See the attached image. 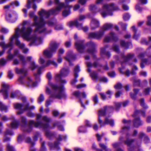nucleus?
Instances as JSON below:
<instances>
[{
    "instance_id": "f257e3e1",
    "label": "nucleus",
    "mask_w": 151,
    "mask_h": 151,
    "mask_svg": "<svg viewBox=\"0 0 151 151\" xmlns=\"http://www.w3.org/2000/svg\"><path fill=\"white\" fill-rule=\"evenodd\" d=\"M28 23L27 21H24L22 23V26L19 29L17 28L15 29V34L10 39V42L8 44H5L4 42H0V46H1L4 50L0 51V56L3 55L4 52V50L9 47H12L13 45L12 41L13 38H16L20 36L24 39L30 41V43L35 45H38L41 44L42 40V38L34 35L29 37V35L32 32V29L30 27H26L25 25Z\"/></svg>"
},
{
    "instance_id": "1a4fd4ad",
    "label": "nucleus",
    "mask_w": 151,
    "mask_h": 151,
    "mask_svg": "<svg viewBox=\"0 0 151 151\" xmlns=\"http://www.w3.org/2000/svg\"><path fill=\"white\" fill-rule=\"evenodd\" d=\"M14 108L17 109L19 110V111L17 112L18 114H22L24 112V111L26 110H28L30 109H34V107L33 106H31L29 107L28 104H27L24 108L22 109V105L19 103H16L14 104Z\"/></svg>"
},
{
    "instance_id": "a19ab883",
    "label": "nucleus",
    "mask_w": 151,
    "mask_h": 151,
    "mask_svg": "<svg viewBox=\"0 0 151 151\" xmlns=\"http://www.w3.org/2000/svg\"><path fill=\"white\" fill-rule=\"evenodd\" d=\"M130 18V16L128 14H125L123 15V19L124 20H127Z\"/></svg>"
},
{
    "instance_id": "f3484780",
    "label": "nucleus",
    "mask_w": 151,
    "mask_h": 151,
    "mask_svg": "<svg viewBox=\"0 0 151 151\" xmlns=\"http://www.w3.org/2000/svg\"><path fill=\"white\" fill-rule=\"evenodd\" d=\"M18 38V37L15 38V39H16L15 42L16 45L20 48L22 49L23 52L24 53H26L28 51V49L27 48L24 47L25 46L24 45L23 43H21L17 39ZM15 39V38H14L13 39Z\"/></svg>"
},
{
    "instance_id": "a18cd8bd",
    "label": "nucleus",
    "mask_w": 151,
    "mask_h": 151,
    "mask_svg": "<svg viewBox=\"0 0 151 151\" xmlns=\"http://www.w3.org/2000/svg\"><path fill=\"white\" fill-rule=\"evenodd\" d=\"M93 100L95 103V104H96L98 102V97L96 95H95L93 97Z\"/></svg>"
},
{
    "instance_id": "09e8293b",
    "label": "nucleus",
    "mask_w": 151,
    "mask_h": 151,
    "mask_svg": "<svg viewBox=\"0 0 151 151\" xmlns=\"http://www.w3.org/2000/svg\"><path fill=\"white\" fill-rule=\"evenodd\" d=\"M45 135L47 137L50 138L52 136L53 134L52 133L49 131H46V132Z\"/></svg>"
},
{
    "instance_id": "e433bc0d",
    "label": "nucleus",
    "mask_w": 151,
    "mask_h": 151,
    "mask_svg": "<svg viewBox=\"0 0 151 151\" xmlns=\"http://www.w3.org/2000/svg\"><path fill=\"white\" fill-rule=\"evenodd\" d=\"M90 75L93 79H96L97 78V76L95 72H93L91 73Z\"/></svg>"
},
{
    "instance_id": "4c0bfd02",
    "label": "nucleus",
    "mask_w": 151,
    "mask_h": 151,
    "mask_svg": "<svg viewBox=\"0 0 151 151\" xmlns=\"http://www.w3.org/2000/svg\"><path fill=\"white\" fill-rule=\"evenodd\" d=\"M63 28L62 26L59 24L56 25L55 27V29L56 30H60L62 29Z\"/></svg>"
},
{
    "instance_id": "bb28decb",
    "label": "nucleus",
    "mask_w": 151,
    "mask_h": 151,
    "mask_svg": "<svg viewBox=\"0 0 151 151\" xmlns=\"http://www.w3.org/2000/svg\"><path fill=\"white\" fill-rule=\"evenodd\" d=\"M80 71L79 68L78 66H76L74 70V75L75 78L78 76L77 73Z\"/></svg>"
},
{
    "instance_id": "bf43d9fd",
    "label": "nucleus",
    "mask_w": 151,
    "mask_h": 151,
    "mask_svg": "<svg viewBox=\"0 0 151 151\" xmlns=\"http://www.w3.org/2000/svg\"><path fill=\"white\" fill-rule=\"evenodd\" d=\"M1 31L2 32L4 33H6L8 31L6 29L4 28H3L1 29Z\"/></svg>"
},
{
    "instance_id": "de8ad7c7",
    "label": "nucleus",
    "mask_w": 151,
    "mask_h": 151,
    "mask_svg": "<svg viewBox=\"0 0 151 151\" xmlns=\"http://www.w3.org/2000/svg\"><path fill=\"white\" fill-rule=\"evenodd\" d=\"M6 62V60L3 58L0 60V65H4Z\"/></svg>"
},
{
    "instance_id": "6e6d98bb",
    "label": "nucleus",
    "mask_w": 151,
    "mask_h": 151,
    "mask_svg": "<svg viewBox=\"0 0 151 151\" xmlns=\"http://www.w3.org/2000/svg\"><path fill=\"white\" fill-rule=\"evenodd\" d=\"M46 149L44 147V143L42 142L41 144V147L40 149V151H45Z\"/></svg>"
},
{
    "instance_id": "ddd939ff",
    "label": "nucleus",
    "mask_w": 151,
    "mask_h": 151,
    "mask_svg": "<svg viewBox=\"0 0 151 151\" xmlns=\"http://www.w3.org/2000/svg\"><path fill=\"white\" fill-rule=\"evenodd\" d=\"M69 72V70L67 69H63L61 70L60 74H58L56 75V79L57 80H60L62 77H65L67 75Z\"/></svg>"
},
{
    "instance_id": "7ed1b4c3",
    "label": "nucleus",
    "mask_w": 151,
    "mask_h": 151,
    "mask_svg": "<svg viewBox=\"0 0 151 151\" xmlns=\"http://www.w3.org/2000/svg\"><path fill=\"white\" fill-rule=\"evenodd\" d=\"M47 77L49 80L48 84L52 89L55 90L56 91L53 94H51V91L48 87H46V93L50 94V97L56 99H60L65 98L66 95L64 91V88L63 86L58 87L56 85L52 84L50 81L52 78V75L50 73H48L47 74Z\"/></svg>"
},
{
    "instance_id": "aec40b11",
    "label": "nucleus",
    "mask_w": 151,
    "mask_h": 151,
    "mask_svg": "<svg viewBox=\"0 0 151 151\" xmlns=\"http://www.w3.org/2000/svg\"><path fill=\"white\" fill-rule=\"evenodd\" d=\"M112 27V25L110 23H106L104 24L102 28L100 30L101 32H103L104 33L105 31L107 30Z\"/></svg>"
},
{
    "instance_id": "0eeeda50",
    "label": "nucleus",
    "mask_w": 151,
    "mask_h": 151,
    "mask_svg": "<svg viewBox=\"0 0 151 151\" xmlns=\"http://www.w3.org/2000/svg\"><path fill=\"white\" fill-rule=\"evenodd\" d=\"M59 45L55 41H52L50 44L49 48L44 51V55L48 58L52 56V54L55 53Z\"/></svg>"
},
{
    "instance_id": "c03bdc74",
    "label": "nucleus",
    "mask_w": 151,
    "mask_h": 151,
    "mask_svg": "<svg viewBox=\"0 0 151 151\" xmlns=\"http://www.w3.org/2000/svg\"><path fill=\"white\" fill-rule=\"evenodd\" d=\"M122 87V85L120 83H117L114 86V88L116 89H120Z\"/></svg>"
},
{
    "instance_id": "72a5a7b5",
    "label": "nucleus",
    "mask_w": 151,
    "mask_h": 151,
    "mask_svg": "<svg viewBox=\"0 0 151 151\" xmlns=\"http://www.w3.org/2000/svg\"><path fill=\"white\" fill-rule=\"evenodd\" d=\"M18 123L15 120L13 121L11 124V126L12 128H16L18 125Z\"/></svg>"
},
{
    "instance_id": "603ef678",
    "label": "nucleus",
    "mask_w": 151,
    "mask_h": 151,
    "mask_svg": "<svg viewBox=\"0 0 151 151\" xmlns=\"http://www.w3.org/2000/svg\"><path fill=\"white\" fill-rule=\"evenodd\" d=\"M150 91V90L149 88L145 89L143 92L144 94L145 95H148Z\"/></svg>"
},
{
    "instance_id": "a878e982",
    "label": "nucleus",
    "mask_w": 151,
    "mask_h": 151,
    "mask_svg": "<svg viewBox=\"0 0 151 151\" xmlns=\"http://www.w3.org/2000/svg\"><path fill=\"white\" fill-rule=\"evenodd\" d=\"M101 55H105L106 56L109 57L110 55V53L107 52H106L105 48L104 47L101 48Z\"/></svg>"
},
{
    "instance_id": "79ce46f5",
    "label": "nucleus",
    "mask_w": 151,
    "mask_h": 151,
    "mask_svg": "<svg viewBox=\"0 0 151 151\" xmlns=\"http://www.w3.org/2000/svg\"><path fill=\"white\" fill-rule=\"evenodd\" d=\"M135 113L137 114H140L143 116H145V112L141 110L136 111L135 112Z\"/></svg>"
},
{
    "instance_id": "b1692460",
    "label": "nucleus",
    "mask_w": 151,
    "mask_h": 151,
    "mask_svg": "<svg viewBox=\"0 0 151 151\" xmlns=\"http://www.w3.org/2000/svg\"><path fill=\"white\" fill-rule=\"evenodd\" d=\"M6 18L7 20L12 22H14L16 20V18L13 19L10 14L7 15Z\"/></svg>"
},
{
    "instance_id": "49530a36",
    "label": "nucleus",
    "mask_w": 151,
    "mask_h": 151,
    "mask_svg": "<svg viewBox=\"0 0 151 151\" xmlns=\"http://www.w3.org/2000/svg\"><path fill=\"white\" fill-rule=\"evenodd\" d=\"M133 142V140L132 139H127V140L125 142V143L128 145L129 146L132 142Z\"/></svg>"
},
{
    "instance_id": "473e14b6",
    "label": "nucleus",
    "mask_w": 151,
    "mask_h": 151,
    "mask_svg": "<svg viewBox=\"0 0 151 151\" xmlns=\"http://www.w3.org/2000/svg\"><path fill=\"white\" fill-rule=\"evenodd\" d=\"M70 13V12L69 10H64L63 12V15L64 17H66Z\"/></svg>"
},
{
    "instance_id": "a211bd4d",
    "label": "nucleus",
    "mask_w": 151,
    "mask_h": 151,
    "mask_svg": "<svg viewBox=\"0 0 151 151\" xmlns=\"http://www.w3.org/2000/svg\"><path fill=\"white\" fill-rule=\"evenodd\" d=\"M109 37H106L105 38L104 40V41L108 42L111 40H116V37L115 34L113 32H111L109 34Z\"/></svg>"
},
{
    "instance_id": "6e6552de",
    "label": "nucleus",
    "mask_w": 151,
    "mask_h": 151,
    "mask_svg": "<svg viewBox=\"0 0 151 151\" xmlns=\"http://www.w3.org/2000/svg\"><path fill=\"white\" fill-rule=\"evenodd\" d=\"M12 48H11L8 52L9 55L7 57V59L9 60L13 58L14 56H17L19 58L20 60L22 62L23 64H24L25 63V60L24 56L19 53V51L18 50L16 49L14 51V55L10 53V51Z\"/></svg>"
},
{
    "instance_id": "58836bf2",
    "label": "nucleus",
    "mask_w": 151,
    "mask_h": 151,
    "mask_svg": "<svg viewBox=\"0 0 151 151\" xmlns=\"http://www.w3.org/2000/svg\"><path fill=\"white\" fill-rule=\"evenodd\" d=\"M44 100V97L42 94H40V96L38 98V101L39 103H40L43 101Z\"/></svg>"
},
{
    "instance_id": "5fc2aeb1",
    "label": "nucleus",
    "mask_w": 151,
    "mask_h": 151,
    "mask_svg": "<svg viewBox=\"0 0 151 151\" xmlns=\"http://www.w3.org/2000/svg\"><path fill=\"white\" fill-rule=\"evenodd\" d=\"M100 80L102 82H106L107 81V78L104 77H101L99 78Z\"/></svg>"
},
{
    "instance_id": "f8f14e48",
    "label": "nucleus",
    "mask_w": 151,
    "mask_h": 151,
    "mask_svg": "<svg viewBox=\"0 0 151 151\" xmlns=\"http://www.w3.org/2000/svg\"><path fill=\"white\" fill-rule=\"evenodd\" d=\"M9 88V85L5 83H3L1 85V89L0 92H2L5 99L7 97V90Z\"/></svg>"
},
{
    "instance_id": "7c9ffc66",
    "label": "nucleus",
    "mask_w": 151,
    "mask_h": 151,
    "mask_svg": "<svg viewBox=\"0 0 151 151\" xmlns=\"http://www.w3.org/2000/svg\"><path fill=\"white\" fill-rule=\"evenodd\" d=\"M99 145L100 147L102 149L105 150V151H111V150L110 149L107 148L103 144L100 143Z\"/></svg>"
},
{
    "instance_id": "4d7b16f0",
    "label": "nucleus",
    "mask_w": 151,
    "mask_h": 151,
    "mask_svg": "<svg viewBox=\"0 0 151 151\" xmlns=\"http://www.w3.org/2000/svg\"><path fill=\"white\" fill-rule=\"evenodd\" d=\"M96 63H95L93 64H92L90 62H87V66L88 67H91L93 65L94 66H96Z\"/></svg>"
},
{
    "instance_id": "f03ea898",
    "label": "nucleus",
    "mask_w": 151,
    "mask_h": 151,
    "mask_svg": "<svg viewBox=\"0 0 151 151\" xmlns=\"http://www.w3.org/2000/svg\"><path fill=\"white\" fill-rule=\"evenodd\" d=\"M72 7V6L71 5H65L64 3H61L59 4L58 6L55 9H52L49 11H46L42 9L38 12V14L40 17L39 19L37 16L34 15L33 12H30L29 13V16L30 17L33 18L34 22L32 26H36L35 32L42 33L45 31V29L44 27L45 23L44 22L43 18H47L51 14H56L60 12L63 8H69Z\"/></svg>"
},
{
    "instance_id": "4468645a",
    "label": "nucleus",
    "mask_w": 151,
    "mask_h": 151,
    "mask_svg": "<svg viewBox=\"0 0 151 151\" xmlns=\"http://www.w3.org/2000/svg\"><path fill=\"white\" fill-rule=\"evenodd\" d=\"M144 55L143 54H140L139 56V58L141 60L142 63L141 64V67L142 68L144 67V65L143 64V63H146L147 64H150L151 63V57L149 58L148 60L145 59H143Z\"/></svg>"
},
{
    "instance_id": "3c124183",
    "label": "nucleus",
    "mask_w": 151,
    "mask_h": 151,
    "mask_svg": "<svg viewBox=\"0 0 151 151\" xmlns=\"http://www.w3.org/2000/svg\"><path fill=\"white\" fill-rule=\"evenodd\" d=\"M89 9L90 10L93 12L96 9L95 6L94 5H91L90 6Z\"/></svg>"
},
{
    "instance_id": "0e129e2a",
    "label": "nucleus",
    "mask_w": 151,
    "mask_h": 151,
    "mask_svg": "<svg viewBox=\"0 0 151 151\" xmlns=\"http://www.w3.org/2000/svg\"><path fill=\"white\" fill-rule=\"evenodd\" d=\"M88 52L92 54L93 55V54L95 53L96 52V50L94 49H93L91 50H88Z\"/></svg>"
},
{
    "instance_id": "39448f33",
    "label": "nucleus",
    "mask_w": 151,
    "mask_h": 151,
    "mask_svg": "<svg viewBox=\"0 0 151 151\" xmlns=\"http://www.w3.org/2000/svg\"><path fill=\"white\" fill-rule=\"evenodd\" d=\"M22 122L23 123L24 125L22 126V129L24 131L29 132L31 131L32 129L30 126L34 125L35 127H37L43 128H46L48 127V125L46 124L45 125H43L41 123L39 122H36L33 120H30L29 121V125L27 126L26 124V119L23 117H21Z\"/></svg>"
},
{
    "instance_id": "052dcab7",
    "label": "nucleus",
    "mask_w": 151,
    "mask_h": 151,
    "mask_svg": "<svg viewBox=\"0 0 151 151\" xmlns=\"http://www.w3.org/2000/svg\"><path fill=\"white\" fill-rule=\"evenodd\" d=\"M86 0H79L78 2L81 4L83 5L86 3Z\"/></svg>"
},
{
    "instance_id": "680f3d73",
    "label": "nucleus",
    "mask_w": 151,
    "mask_h": 151,
    "mask_svg": "<svg viewBox=\"0 0 151 151\" xmlns=\"http://www.w3.org/2000/svg\"><path fill=\"white\" fill-rule=\"evenodd\" d=\"M86 86V85L84 84H81L79 85H78L77 86V88H83Z\"/></svg>"
},
{
    "instance_id": "69168bd1",
    "label": "nucleus",
    "mask_w": 151,
    "mask_h": 151,
    "mask_svg": "<svg viewBox=\"0 0 151 151\" xmlns=\"http://www.w3.org/2000/svg\"><path fill=\"white\" fill-rule=\"evenodd\" d=\"M64 52V49L63 48H60L58 50V53L59 55H61L63 54Z\"/></svg>"
},
{
    "instance_id": "ea45409f",
    "label": "nucleus",
    "mask_w": 151,
    "mask_h": 151,
    "mask_svg": "<svg viewBox=\"0 0 151 151\" xmlns=\"http://www.w3.org/2000/svg\"><path fill=\"white\" fill-rule=\"evenodd\" d=\"M147 24L148 25L151 26V15L148 17Z\"/></svg>"
},
{
    "instance_id": "2f4dec72",
    "label": "nucleus",
    "mask_w": 151,
    "mask_h": 151,
    "mask_svg": "<svg viewBox=\"0 0 151 151\" xmlns=\"http://www.w3.org/2000/svg\"><path fill=\"white\" fill-rule=\"evenodd\" d=\"M140 103L141 105L144 108L146 109L148 108V106L145 104L144 101L143 99H141L140 100Z\"/></svg>"
},
{
    "instance_id": "2eb2a0df",
    "label": "nucleus",
    "mask_w": 151,
    "mask_h": 151,
    "mask_svg": "<svg viewBox=\"0 0 151 151\" xmlns=\"http://www.w3.org/2000/svg\"><path fill=\"white\" fill-rule=\"evenodd\" d=\"M84 42L83 40H80L75 43V46L77 50L80 52H82L83 50V43Z\"/></svg>"
},
{
    "instance_id": "20e7f679",
    "label": "nucleus",
    "mask_w": 151,
    "mask_h": 151,
    "mask_svg": "<svg viewBox=\"0 0 151 151\" xmlns=\"http://www.w3.org/2000/svg\"><path fill=\"white\" fill-rule=\"evenodd\" d=\"M112 109V108L110 106H105L103 109L99 110L98 112V121L99 124L100 125L101 127L104 126L106 124H109L111 126L114 125V122L113 120L106 118L105 121L103 122L101 119L100 117L104 116L106 114V112H109Z\"/></svg>"
},
{
    "instance_id": "5701e85b",
    "label": "nucleus",
    "mask_w": 151,
    "mask_h": 151,
    "mask_svg": "<svg viewBox=\"0 0 151 151\" xmlns=\"http://www.w3.org/2000/svg\"><path fill=\"white\" fill-rule=\"evenodd\" d=\"M142 123L139 119L137 118L134 119V124L136 127H138L139 126L141 125Z\"/></svg>"
},
{
    "instance_id": "6ab92c4d",
    "label": "nucleus",
    "mask_w": 151,
    "mask_h": 151,
    "mask_svg": "<svg viewBox=\"0 0 151 151\" xmlns=\"http://www.w3.org/2000/svg\"><path fill=\"white\" fill-rule=\"evenodd\" d=\"M91 27L92 29H94L99 26V22L95 19H92L91 23Z\"/></svg>"
},
{
    "instance_id": "338daca9",
    "label": "nucleus",
    "mask_w": 151,
    "mask_h": 151,
    "mask_svg": "<svg viewBox=\"0 0 151 151\" xmlns=\"http://www.w3.org/2000/svg\"><path fill=\"white\" fill-rule=\"evenodd\" d=\"M113 49L116 52H118L119 51V49L118 47L116 45H114L113 46Z\"/></svg>"
},
{
    "instance_id": "c85d7f7f",
    "label": "nucleus",
    "mask_w": 151,
    "mask_h": 151,
    "mask_svg": "<svg viewBox=\"0 0 151 151\" xmlns=\"http://www.w3.org/2000/svg\"><path fill=\"white\" fill-rule=\"evenodd\" d=\"M19 93L17 92H14L12 93L10 95V97L11 98H14L16 97L19 96Z\"/></svg>"
},
{
    "instance_id": "423d86ee",
    "label": "nucleus",
    "mask_w": 151,
    "mask_h": 151,
    "mask_svg": "<svg viewBox=\"0 0 151 151\" xmlns=\"http://www.w3.org/2000/svg\"><path fill=\"white\" fill-rule=\"evenodd\" d=\"M118 9V7L113 4H111L109 5H104L101 10L100 11V13L103 17H105L108 15H112L111 13H109L110 11L116 10Z\"/></svg>"
},
{
    "instance_id": "8fccbe9b",
    "label": "nucleus",
    "mask_w": 151,
    "mask_h": 151,
    "mask_svg": "<svg viewBox=\"0 0 151 151\" xmlns=\"http://www.w3.org/2000/svg\"><path fill=\"white\" fill-rule=\"evenodd\" d=\"M42 120L46 122H48L50 120V119L46 116H43L42 117Z\"/></svg>"
},
{
    "instance_id": "c756f323",
    "label": "nucleus",
    "mask_w": 151,
    "mask_h": 151,
    "mask_svg": "<svg viewBox=\"0 0 151 151\" xmlns=\"http://www.w3.org/2000/svg\"><path fill=\"white\" fill-rule=\"evenodd\" d=\"M38 67V65H36L34 62H32L30 65V68L32 70H34Z\"/></svg>"
},
{
    "instance_id": "cd10ccee",
    "label": "nucleus",
    "mask_w": 151,
    "mask_h": 151,
    "mask_svg": "<svg viewBox=\"0 0 151 151\" xmlns=\"http://www.w3.org/2000/svg\"><path fill=\"white\" fill-rule=\"evenodd\" d=\"M28 80L29 81V83L28 84V86L31 85L32 86H35L37 85V83L35 82L33 83L32 81V80L30 78H28Z\"/></svg>"
},
{
    "instance_id": "13d9d810",
    "label": "nucleus",
    "mask_w": 151,
    "mask_h": 151,
    "mask_svg": "<svg viewBox=\"0 0 151 151\" xmlns=\"http://www.w3.org/2000/svg\"><path fill=\"white\" fill-rule=\"evenodd\" d=\"M134 56L133 54H129L126 57V59L128 60L132 58Z\"/></svg>"
},
{
    "instance_id": "9d476101",
    "label": "nucleus",
    "mask_w": 151,
    "mask_h": 151,
    "mask_svg": "<svg viewBox=\"0 0 151 151\" xmlns=\"http://www.w3.org/2000/svg\"><path fill=\"white\" fill-rule=\"evenodd\" d=\"M50 64L52 65L55 67L57 66V64L55 62L51 60H48L45 66H43V67H40L38 68L37 70V74H35V78H37V79L39 78V75L41 73V71L43 68L47 66Z\"/></svg>"
},
{
    "instance_id": "393cba45",
    "label": "nucleus",
    "mask_w": 151,
    "mask_h": 151,
    "mask_svg": "<svg viewBox=\"0 0 151 151\" xmlns=\"http://www.w3.org/2000/svg\"><path fill=\"white\" fill-rule=\"evenodd\" d=\"M134 94L130 93L131 97L133 99H135L136 97V95L139 92V90L137 89L134 88L133 89Z\"/></svg>"
},
{
    "instance_id": "412c9836",
    "label": "nucleus",
    "mask_w": 151,
    "mask_h": 151,
    "mask_svg": "<svg viewBox=\"0 0 151 151\" xmlns=\"http://www.w3.org/2000/svg\"><path fill=\"white\" fill-rule=\"evenodd\" d=\"M65 58L69 62V65H71L70 63L71 61H72L74 59V56L72 54V52H68L67 54V56L65 57Z\"/></svg>"
},
{
    "instance_id": "dca6fc26",
    "label": "nucleus",
    "mask_w": 151,
    "mask_h": 151,
    "mask_svg": "<svg viewBox=\"0 0 151 151\" xmlns=\"http://www.w3.org/2000/svg\"><path fill=\"white\" fill-rule=\"evenodd\" d=\"M104 35L103 32H101L100 31L98 33H91L88 35L89 38H95L97 39L102 37Z\"/></svg>"
},
{
    "instance_id": "37998d69",
    "label": "nucleus",
    "mask_w": 151,
    "mask_h": 151,
    "mask_svg": "<svg viewBox=\"0 0 151 151\" xmlns=\"http://www.w3.org/2000/svg\"><path fill=\"white\" fill-rule=\"evenodd\" d=\"M7 149L8 151H14L13 147L9 145H7Z\"/></svg>"
},
{
    "instance_id": "4be33fe9",
    "label": "nucleus",
    "mask_w": 151,
    "mask_h": 151,
    "mask_svg": "<svg viewBox=\"0 0 151 151\" xmlns=\"http://www.w3.org/2000/svg\"><path fill=\"white\" fill-rule=\"evenodd\" d=\"M15 71L16 73H17L22 74L24 75H26L27 72L26 70L23 68L20 69L18 68H16Z\"/></svg>"
},
{
    "instance_id": "774afa93",
    "label": "nucleus",
    "mask_w": 151,
    "mask_h": 151,
    "mask_svg": "<svg viewBox=\"0 0 151 151\" xmlns=\"http://www.w3.org/2000/svg\"><path fill=\"white\" fill-rule=\"evenodd\" d=\"M13 75L12 72L9 71L8 72V76L10 78H12Z\"/></svg>"
},
{
    "instance_id": "9b49d317",
    "label": "nucleus",
    "mask_w": 151,
    "mask_h": 151,
    "mask_svg": "<svg viewBox=\"0 0 151 151\" xmlns=\"http://www.w3.org/2000/svg\"><path fill=\"white\" fill-rule=\"evenodd\" d=\"M70 27H72L73 26H76L79 29H83L84 32H86L88 29V28L87 27H83L82 24H79L77 20H75L73 21L70 22L68 24Z\"/></svg>"
},
{
    "instance_id": "c9c22d12",
    "label": "nucleus",
    "mask_w": 151,
    "mask_h": 151,
    "mask_svg": "<svg viewBox=\"0 0 151 151\" xmlns=\"http://www.w3.org/2000/svg\"><path fill=\"white\" fill-rule=\"evenodd\" d=\"M10 5L13 6H18L19 5V3L17 1H14L12 2Z\"/></svg>"
},
{
    "instance_id": "e2e57ef3",
    "label": "nucleus",
    "mask_w": 151,
    "mask_h": 151,
    "mask_svg": "<svg viewBox=\"0 0 151 151\" xmlns=\"http://www.w3.org/2000/svg\"><path fill=\"white\" fill-rule=\"evenodd\" d=\"M52 102V101L50 99L47 100L46 101L45 104L46 106L47 107L50 104L51 102Z\"/></svg>"
},
{
    "instance_id": "864d4df0",
    "label": "nucleus",
    "mask_w": 151,
    "mask_h": 151,
    "mask_svg": "<svg viewBox=\"0 0 151 151\" xmlns=\"http://www.w3.org/2000/svg\"><path fill=\"white\" fill-rule=\"evenodd\" d=\"M88 45L90 47H92L93 48L96 46V44L94 43L93 42H88Z\"/></svg>"
},
{
    "instance_id": "f704fd0d",
    "label": "nucleus",
    "mask_w": 151,
    "mask_h": 151,
    "mask_svg": "<svg viewBox=\"0 0 151 151\" xmlns=\"http://www.w3.org/2000/svg\"><path fill=\"white\" fill-rule=\"evenodd\" d=\"M0 109L1 111H6L7 109L6 106L4 105L2 103L0 102Z\"/></svg>"
}]
</instances>
